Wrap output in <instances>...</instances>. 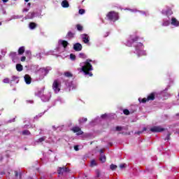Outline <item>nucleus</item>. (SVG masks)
Masks as SVG:
<instances>
[{
    "label": "nucleus",
    "instance_id": "f257e3e1",
    "mask_svg": "<svg viewBox=\"0 0 179 179\" xmlns=\"http://www.w3.org/2000/svg\"><path fill=\"white\" fill-rule=\"evenodd\" d=\"M92 59H87L85 62V65L82 67V71L85 75H90V76H93V74L90 73V71H93V67L92 66Z\"/></svg>",
    "mask_w": 179,
    "mask_h": 179
},
{
    "label": "nucleus",
    "instance_id": "f03ea898",
    "mask_svg": "<svg viewBox=\"0 0 179 179\" xmlns=\"http://www.w3.org/2000/svg\"><path fill=\"white\" fill-rule=\"evenodd\" d=\"M106 17L108 20H110V22H117V20L120 19V15L115 11H110L107 13Z\"/></svg>",
    "mask_w": 179,
    "mask_h": 179
},
{
    "label": "nucleus",
    "instance_id": "7ed1b4c3",
    "mask_svg": "<svg viewBox=\"0 0 179 179\" xmlns=\"http://www.w3.org/2000/svg\"><path fill=\"white\" fill-rule=\"evenodd\" d=\"M61 83L58 81V80H55L52 84V89L55 92V93H58L61 91Z\"/></svg>",
    "mask_w": 179,
    "mask_h": 179
},
{
    "label": "nucleus",
    "instance_id": "20e7f679",
    "mask_svg": "<svg viewBox=\"0 0 179 179\" xmlns=\"http://www.w3.org/2000/svg\"><path fill=\"white\" fill-rule=\"evenodd\" d=\"M71 131L74 132V134H77V135H83V131L79 127H74L72 128Z\"/></svg>",
    "mask_w": 179,
    "mask_h": 179
},
{
    "label": "nucleus",
    "instance_id": "39448f33",
    "mask_svg": "<svg viewBox=\"0 0 179 179\" xmlns=\"http://www.w3.org/2000/svg\"><path fill=\"white\" fill-rule=\"evenodd\" d=\"M164 130V128H162L158 126H155L150 129L151 132H163Z\"/></svg>",
    "mask_w": 179,
    "mask_h": 179
},
{
    "label": "nucleus",
    "instance_id": "423d86ee",
    "mask_svg": "<svg viewBox=\"0 0 179 179\" xmlns=\"http://www.w3.org/2000/svg\"><path fill=\"white\" fill-rule=\"evenodd\" d=\"M58 174H64V173H69V169L66 167H59L57 170Z\"/></svg>",
    "mask_w": 179,
    "mask_h": 179
},
{
    "label": "nucleus",
    "instance_id": "0eeeda50",
    "mask_svg": "<svg viewBox=\"0 0 179 179\" xmlns=\"http://www.w3.org/2000/svg\"><path fill=\"white\" fill-rule=\"evenodd\" d=\"M81 37H82V40L85 44L89 43V41H90L89 35H87V34H83L81 35Z\"/></svg>",
    "mask_w": 179,
    "mask_h": 179
},
{
    "label": "nucleus",
    "instance_id": "6e6552de",
    "mask_svg": "<svg viewBox=\"0 0 179 179\" xmlns=\"http://www.w3.org/2000/svg\"><path fill=\"white\" fill-rule=\"evenodd\" d=\"M82 44H80V43H77L73 45L74 51H82Z\"/></svg>",
    "mask_w": 179,
    "mask_h": 179
},
{
    "label": "nucleus",
    "instance_id": "1a4fd4ad",
    "mask_svg": "<svg viewBox=\"0 0 179 179\" xmlns=\"http://www.w3.org/2000/svg\"><path fill=\"white\" fill-rule=\"evenodd\" d=\"M155 99H156V92L150 93L147 97V100H148V101H153Z\"/></svg>",
    "mask_w": 179,
    "mask_h": 179
},
{
    "label": "nucleus",
    "instance_id": "9d476101",
    "mask_svg": "<svg viewBox=\"0 0 179 179\" xmlns=\"http://www.w3.org/2000/svg\"><path fill=\"white\" fill-rule=\"evenodd\" d=\"M24 78L25 83H27V85H30V83H31V77H30L29 74L25 75Z\"/></svg>",
    "mask_w": 179,
    "mask_h": 179
},
{
    "label": "nucleus",
    "instance_id": "9b49d317",
    "mask_svg": "<svg viewBox=\"0 0 179 179\" xmlns=\"http://www.w3.org/2000/svg\"><path fill=\"white\" fill-rule=\"evenodd\" d=\"M171 24H172V26H176V27H178L179 21L177 20L176 17H172Z\"/></svg>",
    "mask_w": 179,
    "mask_h": 179
},
{
    "label": "nucleus",
    "instance_id": "f8f14e48",
    "mask_svg": "<svg viewBox=\"0 0 179 179\" xmlns=\"http://www.w3.org/2000/svg\"><path fill=\"white\" fill-rule=\"evenodd\" d=\"M75 32H72V31H69L66 36V38H68L69 40H71V38H73V37H75Z\"/></svg>",
    "mask_w": 179,
    "mask_h": 179
},
{
    "label": "nucleus",
    "instance_id": "ddd939ff",
    "mask_svg": "<svg viewBox=\"0 0 179 179\" xmlns=\"http://www.w3.org/2000/svg\"><path fill=\"white\" fill-rule=\"evenodd\" d=\"M62 6L63 8H69V3L68 2V1L64 0V1L62 2Z\"/></svg>",
    "mask_w": 179,
    "mask_h": 179
},
{
    "label": "nucleus",
    "instance_id": "4468645a",
    "mask_svg": "<svg viewBox=\"0 0 179 179\" xmlns=\"http://www.w3.org/2000/svg\"><path fill=\"white\" fill-rule=\"evenodd\" d=\"M22 135H23L24 136H29L31 135V132H30V131L29 130H24L22 131Z\"/></svg>",
    "mask_w": 179,
    "mask_h": 179
},
{
    "label": "nucleus",
    "instance_id": "2eb2a0df",
    "mask_svg": "<svg viewBox=\"0 0 179 179\" xmlns=\"http://www.w3.org/2000/svg\"><path fill=\"white\" fill-rule=\"evenodd\" d=\"M29 26L31 30H34V29L37 27V24H36L35 22H30Z\"/></svg>",
    "mask_w": 179,
    "mask_h": 179
},
{
    "label": "nucleus",
    "instance_id": "dca6fc26",
    "mask_svg": "<svg viewBox=\"0 0 179 179\" xmlns=\"http://www.w3.org/2000/svg\"><path fill=\"white\" fill-rule=\"evenodd\" d=\"M24 47L22 46L18 49V54L19 55H23L24 54Z\"/></svg>",
    "mask_w": 179,
    "mask_h": 179
},
{
    "label": "nucleus",
    "instance_id": "f3484780",
    "mask_svg": "<svg viewBox=\"0 0 179 179\" xmlns=\"http://www.w3.org/2000/svg\"><path fill=\"white\" fill-rule=\"evenodd\" d=\"M16 69L18 72H22L23 71V66L20 64H16Z\"/></svg>",
    "mask_w": 179,
    "mask_h": 179
},
{
    "label": "nucleus",
    "instance_id": "a211bd4d",
    "mask_svg": "<svg viewBox=\"0 0 179 179\" xmlns=\"http://www.w3.org/2000/svg\"><path fill=\"white\" fill-rule=\"evenodd\" d=\"M64 76H66V78H73V74L69 71H66L64 73Z\"/></svg>",
    "mask_w": 179,
    "mask_h": 179
},
{
    "label": "nucleus",
    "instance_id": "6ab92c4d",
    "mask_svg": "<svg viewBox=\"0 0 179 179\" xmlns=\"http://www.w3.org/2000/svg\"><path fill=\"white\" fill-rule=\"evenodd\" d=\"M99 160H100V162H101L102 163H106V155H101V156H100V157H99Z\"/></svg>",
    "mask_w": 179,
    "mask_h": 179
},
{
    "label": "nucleus",
    "instance_id": "aec40b11",
    "mask_svg": "<svg viewBox=\"0 0 179 179\" xmlns=\"http://www.w3.org/2000/svg\"><path fill=\"white\" fill-rule=\"evenodd\" d=\"M61 44L64 48H66L68 47V44L69 43L66 41H61Z\"/></svg>",
    "mask_w": 179,
    "mask_h": 179
},
{
    "label": "nucleus",
    "instance_id": "412c9836",
    "mask_svg": "<svg viewBox=\"0 0 179 179\" xmlns=\"http://www.w3.org/2000/svg\"><path fill=\"white\" fill-rule=\"evenodd\" d=\"M87 118L86 117H81L78 120L79 124H84V122H87Z\"/></svg>",
    "mask_w": 179,
    "mask_h": 179
},
{
    "label": "nucleus",
    "instance_id": "4be33fe9",
    "mask_svg": "<svg viewBox=\"0 0 179 179\" xmlns=\"http://www.w3.org/2000/svg\"><path fill=\"white\" fill-rule=\"evenodd\" d=\"M17 55V53L16 52H11L10 53V57H11V58L13 59L16 58Z\"/></svg>",
    "mask_w": 179,
    "mask_h": 179
},
{
    "label": "nucleus",
    "instance_id": "5701e85b",
    "mask_svg": "<svg viewBox=\"0 0 179 179\" xmlns=\"http://www.w3.org/2000/svg\"><path fill=\"white\" fill-rule=\"evenodd\" d=\"M76 27L78 31H82L83 30V27L80 24H76Z\"/></svg>",
    "mask_w": 179,
    "mask_h": 179
},
{
    "label": "nucleus",
    "instance_id": "b1692460",
    "mask_svg": "<svg viewBox=\"0 0 179 179\" xmlns=\"http://www.w3.org/2000/svg\"><path fill=\"white\" fill-rule=\"evenodd\" d=\"M141 55H146V52L140 51L137 55L138 58H139V57H141Z\"/></svg>",
    "mask_w": 179,
    "mask_h": 179
},
{
    "label": "nucleus",
    "instance_id": "393cba45",
    "mask_svg": "<svg viewBox=\"0 0 179 179\" xmlns=\"http://www.w3.org/2000/svg\"><path fill=\"white\" fill-rule=\"evenodd\" d=\"M171 133L168 132V134H166V138H164V141H170L171 137Z\"/></svg>",
    "mask_w": 179,
    "mask_h": 179
},
{
    "label": "nucleus",
    "instance_id": "a878e982",
    "mask_svg": "<svg viewBox=\"0 0 179 179\" xmlns=\"http://www.w3.org/2000/svg\"><path fill=\"white\" fill-rule=\"evenodd\" d=\"M90 166L91 167H94V166H97V163L96 162V160L94 159L92 160Z\"/></svg>",
    "mask_w": 179,
    "mask_h": 179
},
{
    "label": "nucleus",
    "instance_id": "bb28decb",
    "mask_svg": "<svg viewBox=\"0 0 179 179\" xmlns=\"http://www.w3.org/2000/svg\"><path fill=\"white\" fill-rule=\"evenodd\" d=\"M117 165H114L113 164H110V169L112 171L115 170L117 169Z\"/></svg>",
    "mask_w": 179,
    "mask_h": 179
},
{
    "label": "nucleus",
    "instance_id": "cd10ccee",
    "mask_svg": "<svg viewBox=\"0 0 179 179\" xmlns=\"http://www.w3.org/2000/svg\"><path fill=\"white\" fill-rule=\"evenodd\" d=\"M138 100H139L140 103H146L147 101H149L148 100V98H143V99H141V101L140 99Z\"/></svg>",
    "mask_w": 179,
    "mask_h": 179
},
{
    "label": "nucleus",
    "instance_id": "c85d7f7f",
    "mask_svg": "<svg viewBox=\"0 0 179 179\" xmlns=\"http://www.w3.org/2000/svg\"><path fill=\"white\" fill-rule=\"evenodd\" d=\"M45 139H46L45 136L41 137V138H38V142H41V143L44 142V141H45Z\"/></svg>",
    "mask_w": 179,
    "mask_h": 179
},
{
    "label": "nucleus",
    "instance_id": "c756f323",
    "mask_svg": "<svg viewBox=\"0 0 179 179\" xmlns=\"http://www.w3.org/2000/svg\"><path fill=\"white\" fill-rule=\"evenodd\" d=\"M123 113L124 114V115H129V110L128 109H124L123 110Z\"/></svg>",
    "mask_w": 179,
    "mask_h": 179
},
{
    "label": "nucleus",
    "instance_id": "7c9ffc66",
    "mask_svg": "<svg viewBox=\"0 0 179 179\" xmlns=\"http://www.w3.org/2000/svg\"><path fill=\"white\" fill-rule=\"evenodd\" d=\"M143 131H146V127H144L143 129V131H139L135 132V134H136L137 135H141V134H143Z\"/></svg>",
    "mask_w": 179,
    "mask_h": 179
},
{
    "label": "nucleus",
    "instance_id": "2f4dec72",
    "mask_svg": "<svg viewBox=\"0 0 179 179\" xmlns=\"http://www.w3.org/2000/svg\"><path fill=\"white\" fill-rule=\"evenodd\" d=\"M15 177H20V179L22 178V173H20L17 172V171H15Z\"/></svg>",
    "mask_w": 179,
    "mask_h": 179
},
{
    "label": "nucleus",
    "instance_id": "473e14b6",
    "mask_svg": "<svg viewBox=\"0 0 179 179\" xmlns=\"http://www.w3.org/2000/svg\"><path fill=\"white\" fill-rule=\"evenodd\" d=\"M28 16H29V19H33L34 17V13H29Z\"/></svg>",
    "mask_w": 179,
    "mask_h": 179
},
{
    "label": "nucleus",
    "instance_id": "72a5a7b5",
    "mask_svg": "<svg viewBox=\"0 0 179 179\" xmlns=\"http://www.w3.org/2000/svg\"><path fill=\"white\" fill-rule=\"evenodd\" d=\"M70 58L71 59H72L73 61H75V59H76V56L73 54H71L70 55Z\"/></svg>",
    "mask_w": 179,
    "mask_h": 179
},
{
    "label": "nucleus",
    "instance_id": "f704fd0d",
    "mask_svg": "<svg viewBox=\"0 0 179 179\" xmlns=\"http://www.w3.org/2000/svg\"><path fill=\"white\" fill-rule=\"evenodd\" d=\"M78 13L80 15H84L85 13V9H80L79 11H78Z\"/></svg>",
    "mask_w": 179,
    "mask_h": 179
},
{
    "label": "nucleus",
    "instance_id": "c9c22d12",
    "mask_svg": "<svg viewBox=\"0 0 179 179\" xmlns=\"http://www.w3.org/2000/svg\"><path fill=\"white\" fill-rule=\"evenodd\" d=\"M139 40V37L136 36L132 39V43H136V41H138Z\"/></svg>",
    "mask_w": 179,
    "mask_h": 179
},
{
    "label": "nucleus",
    "instance_id": "e433bc0d",
    "mask_svg": "<svg viewBox=\"0 0 179 179\" xmlns=\"http://www.w3.org/2000/svg\"><path fill=\"white\" fill-rule=\"evenodd\" d=\"M79 57L80 58H86V55H85L84 53H80Z\"/></svg>",
    "mask_w": 179,
    "mask_h": 179
},
{
    "label": "nucleus",
    "instance_id": "4c0bfd02",
    "mask_svg": "<svg viewBox=\"0 0 179 179\" xmlns=\"http://www.w3.org/2000/svg\"><path fill=\"white\" fill-rule=\"evenodd\" d=\"M3 83H9L10 80L8 78H4L3 80Z\"/></svg>",
    "mask_w": 179,
    "mask_h": 179
},
{
    "label": "nucleus",
    "instance_id": "58836bf2",
    "mask_svg": "<svg viewBox=\"0 0 179 179\" xmlns=\"http://www.w3.org/2000/svg\"><path fill=\"white\" fill-rule=\"evenodd\" d=\"M115 129L116 131H120L122 129V127L117 126Z\"/></svg>",
    "mask_w": 179,
    "mask_h": 179
},
{
    "label": "nucleus",
    "instance_id": "ea45409f",
    "mask_svg": "<svg viewBox=\"0 0 179 179\" xmlns=\"http://www.w3.org/2000/svg\"><path fill=\"white\" fill-rule=\"evenodd\" d=\"M25 54H27V55H29V57H30V55H31V52L30 50H27L25 52Z\"/></svg>",
    "mask_w": 179,
    "mask_h": 179
},
{
    "label": "nucleus",
    "instance_id": "a19ab883",
    "mask_svg": "<svg viewBox=\"0 0 179 179\" xmlns=\"http://www.w3.org/2000/svg\"><path fill=\"white\" fill-rule=\"evenodd\" d=\"M120 169H125V164H121L120 166H119Z\"/></svg>",
    "mask_w": 179,
    "mask_h": 179
},
{
    "label": "nucleus",
    "instance_id": "79ce46f5",
    "mask_svg": "<svg viewBox=\"0 0 179 179\" xmlns=\"http://www.w3.org/2000/svg\"><path fill=\"white\" fill-rule=\"evenodd\" d=\"M24 61H26V57L22 56V57H21V62H24Z\"/></svg>",
    "mask_w": 179,
    "mask_h": 179
},
{
    "label": "nucleus",
    "instance_id": "37998d69",
    "mask_svg": "<svg viewBox=\"0 0 179 179\" xmlns=\"http://www.w3.org/2000/svg\"><path fill=\"white\" fill-rule=\"evenodd\" d=\"M74 150H76V152H78V150H79V146L75 145L74 146Z\"/></svg>",
    "mask_w": 179,
    "mask_h": 179
},
{
    "label": "nucleus",
    "instance_id": "c03bdc74",
    "mask_svg": "<svg viewBox=\"0 0 179 179\" xmlns=\"http://www.w3.org/2000/svg\"><path fill=\"white\" fill-rule=\"evenodd\" d=\"M169 21L164 22L163 26H169Z\"/></svg>",
    "mask_w": 179,
    "mask_h": 179
},
{
    "label": "nucleus",
    "instance_id": "a18cd8bd",
    "mask_svg": "<svg viewBox=\"0 0 179 179\" xmlns=\"http://www.w3.org/2000/svg\"><path fill=\"white\" fill-rule=\"evenodd\" d=\"M96 177H100V171H96Z\"/></svg>",
    "mask_w": 179,
    "mask_h": 179
},
{
    "label": "nucleus",
    "instance_id": "49530a36",
    "mask_svg": "<svg viewBox=\"0 0 179 179\" xmlns=\"http://www.w3.org/2000/svg\"><path fill=\"white\" fill-rule=\"evenodd\" d=\"M22 12H29V8H24Z\"/></svg>",
    "mask_w": 179,
    "mask_h": 179
},
{
    "label": "nucleus",
    "instance_id": "de8ad7c7",
    "mask_svg": "<svg viewBox=\"0 0 179 179\" xmlns=\"http://www.w3.org/2000/svg\"><path fill=\"white\" fill-rule=\"evenodd\" d=\"M99 152L101 153V155H103V153H104V150L101 149V150H99Z\"/></svg>",
    "mask_w": 179,
    "mask_h": 179
},
{
    "label": "nucleus",
    "instance_id": "09e8293b",
    "mask_svg": "<svg viewBox=\"0 0 179 179\" xmlns=\"http://www.w3.org/2000/svg\"><path fill=\"white\" fill-rule=\"evenodd\" d=\"M106 117H107L106 114H103L101 115V118H106Z\"/></svg>",
    "mask_w": 179,
    "mask_h": 179
},
{
    "label": "nucleus",
    "instance_id": "8fccbe9b",
    "mask_svg": "<svg viewBox=\"0 0 179 179\" xmlns=\"http://www.w3.org/2000/svg\"><path fill=\"white\" fill-rule=\"evenodd\" d=\"M169 13L170 15H171L173 13V11L169 10V11H167V13Z\"/></svg>",
    "mask_w": 179,
    "mask_h": 179
},
{
    "label": "nucleus",
    "instance_id": "3c124183",
    "mask_svg": "<svg viewBox=\"0 0 179 179\" xmlns=\"http://www.w3.org/2000/svg\"><path fill=\"white\" fill-rule=\"evenodd\" d=\"M3 1V2L4 3H6V2H8V1H9V0H2Z\"/></svg>",
    "mask_w": 179,
    "mask_h": 179
},
{
    "label": "nucleus",
    "instance_id": "603ef678",
    "mask_svg": "<svg viewBox=\"0 0 179 179\" xmlns=\"http://www.w3.org/2000/svg\"><path fill=\"white\" fill-rule=\"evenodd\" d=\"M127 45H128V47H132V44H128V43H127Z\"/></svg>",
    "mask_w": 179,
    "mask_h": 179
},
{
    "label": "nucleus",
    "instance_id": "864d4df0",
    "mask_svg": "<svg viewBox=\"0 0 179 179\" xmlns=\"http://www.w3.org/2000/svg\"><path fill=\"white\" fill-rule=\"evenodd\" d=\"M29 127V125H24V128H27Z\"/></svg>",
    "mask_w": 179,
    "mask_h": 179
},
{
    "label": "nucleus",
    "instance_id": "5fc2aeb1",
    "mask_svg": "<svg viewBox=\"0 0 179 179\" xmlns=\"http://www.w3.org/2000/svg\"><path fill=\"white\" fill-rule=\"evenodd\" d=\"M176 117H179V113H176Z\"/></svg>",
    "mask_w": 179,
    "mask_h": 179
},
{
    "label": "nucleus",
    "instance_id": "6e6d98bb",
    "mask_svg": "<svg viewBox=\"0 0 179 179\" xmlns=\"http://www.w3.org/2000/svg\"><path fill=\"white\" fill-rule=\"evenodd\" d=\"M31 5V3H28V6H30Z\"/></svg>",
    "mask_w": 179,
    "mask_h": 179
},
{
    "label": "nucleus",
    "instance_id": "4d7b16f0",
    "mask_svg": "<svg viewBox=\"0 0 179 179\" xmlns=\"http://www.w3.org/2000/svg\"><path fill=\"white\" fill-rule=\"evenodd\" d=\"M27 179H33L31 177H29Z\"/></svg>",
    "mask_w": 179,
    "mask_h": 179
},
{
    "label": "nucleus",
    "instance_id": "13d9d810",
    "mask_svg": "<svg viewBox=\"0 0 179 179\" xmlns=\"http://www.w3.org/2000/svg\"><path fill=\"white\" fill-rule=\"evenodd\" d=\"M25 1V2H29V0H24Z\"/></svg>",
    "mask_w": 179,
    "mask_h": 179
},
{
    "label": "nucleus",
    "instance_id": "bf43d9fd",
    "mask_svg": "<svg viewBox=\"0 0 179 179\" xmlns=\"http://www.w3.org/2000/svg\"><path fill=\"white\" fill-rule=\"evenodd\" d=\"M0 24H1V22H0Z\"/></svg>",
    "mask_w": 179,
    "mask_h": 179
}]
</instances>
